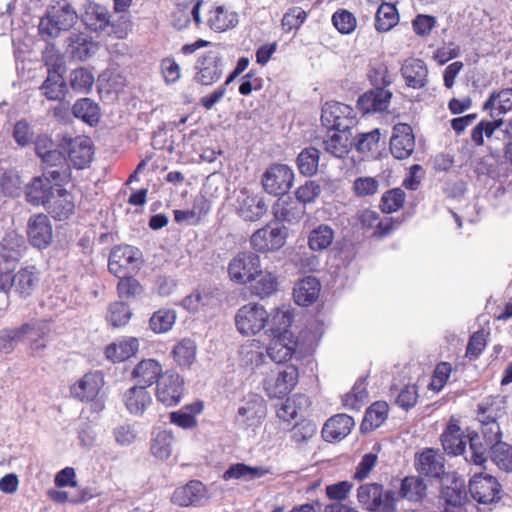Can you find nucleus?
Masks as SVG:
<instances>
[{"label":"nucleus","instance_id":"nucleus-1","mask_svg":"<svg viewBox=\"0 0 512 512\" xmlns=\"http://www.w3.org/2000/svg\"><path fill=\"white\" fill-rule=\"evenodd\" d=\"M279 322V326H273L274 333L266 352L269 358L276 363H286L292 359L298 347V338L288 330L293 322L290 312L277 309L273 315V325Z\"/></svg>","mask_w":512,"mask_h":512},{"label":"nucleus","instance_id":"nucleus-2","mask_svg":"<svg viewBox=\"0 0 512 512\" xmlns=\"http://www.w3.org/2000/svg\"><path fill=\"white\" fill-rule=\"evenodd\" d=\"M74 7L66 0L58 1L47 8L38 24L39 35L49 41L70 30L78 21Z\"/></svg>","mask_w":512,"mask_h":512},{"label":"nucleus","instance_id":"nucleus-3","mask_svg":"<svg viewBox=\"0 0 512 512\" xmlns=\"http://www.w3.org/2000/svg\"><path fill=\"white\" fill-rule=\"evenodd\" d=\"M357 501L368 512H397V493L385 489L377 482L361 484L357 488Z\"/></svg>","mask_w":512,"mask_h":512},{"label":"nucleus","instance_id":"nucleus-4","mask_svg":"<svg viewBox=\"0 0 512 512\" xmlns=\"http://www.w3.org/2000/svg\"><path fill=\"white\" fill-rule=\"evenodd\" d=\"M25 249V241L21 236L9 234L3 239V252L0 255V293L7 294L12 289L13 274Z\"/></svg>","mask_w":512,"mask_h":512},{"label":"nucleus","instance_id":"nucleus-5","mask_svg":"<svg viewBox=\"0 0 512 512\" xmlns=\"http://www.w3.org/2000/svg\"><path fill=\"white\" fill-rule=\"evenodd\" d=\"M505 413V400L500 395L488 396L478 404L477 419L481 424L483 437L488 441H498L502 438L498 420Z\"/></svg>","mask_w":512,"mask_h":512},{"label":"nucleus","instance_id":"nucleus-6","mask_svg":"<svg viewBox=\"0 0 512 512\" xmlns=\"http://www.w3.org/2000/svg\"><path fill=\"white\" fill-rule=\"evenodd\" d=\"M270 313L264 305L249 302L241 306L234 317L237 331L242 336H255L263 331L270 322Z\"/></svg>","mask_w":512,"mask_h":512},{"label":"nucleus","instance_id":"nucleus-7","mask_svg":"<svg viewBox=\"0 0 512 512\" xmlns=\"http://www.w3.org/2000/svg\"><path fill=\"white\" fill-rule=\"evenodd\" d=\"M438 501L443 512H480L474 501L468 499L464 480L456 477L442 485Z\"/></svg>","mask_w":512,"mask_h":512},{"label":"nucleus","instance_id":"nucleus-8","mask_svg":"<svg viewBox=\"0 0 512 512\" xmlns=\"http://www.w3.org/2000/svg\"><path fill=\"white\" fill-rule=\"evenodd\" d=\"M58 146L65 152L67 162L75 169H84L92 162L94 146L88 136L72 137L65 134L58 140Z\"/></svg>","mask_w":512,"mask_h":512},{"label":"nucleus","instance_id":"nucleus-9","mask_svg":"<svg viewBox=\"0 0 512 512\" xmlns=\"http://www.w3.org/2000/svg\"><path fill=\"white\" fill-rule=\"evenodd\" d=\"M141 262L142 253L137 247L120 244L111 249L108 270L115 277L123 276L138 270Z\"/></svg>","mask_w":512,"mask_h":512},{"label":"nucleus","instance_id":"nucleus-10","mask_svg":"<svg viewBox=\"0 0 512 512\" xmlns=\"http://www.w3.org/2000/svg\"><path fill=\"white\" fill-rule=\"evenodd\" d=\"M260 257L251 251L237 253L228 264V275L236 284L252 283L260 272Z\"/></svg>","mask_w":512,"mask_h":512},{"label":"nucleus","instance_id":"nucleus-11","mask_svg":"<svg viewBox=\"0 0 512 512\" xmlns=\"http://www.w3.org/2000/svg\"><path fill=\"white\" fill-rule=\"evenodd\" d=\"M299 380V369L289 364L275 373L269 374L264 380V390L270 398L283 399L296 387Z\"/></svg>","mask_w":512,"mask_h":512},{"label":"nucleus","instance_id":"nucleus-12","mask_svg":"<svg viewBox=\"0 0 512 512\" xmlns=\"http://www.w3.org/2000/svg\"><path fill=\"white\" fill-rule=\"evenodd\" d=\"M185 391L182 376L172 370L161 375L156 384V398L166 407H173L180 403Z\"/></svg>","mask_w":512,"mask_h":512},{"label":"nucleus","instance_id":"nucleus-13","mask_svg":"<svg viewBox=\"0 0 512 512\" xmlns=\"http://www.w3.org/2000/svg\"><path fill=\"white\" fill-rule=\"evenodd\" d=\"M294 173L285 164L270 165L262 176L264 190L274 196L287 193L292 187Z\"/></svg>","mask_w":512,"mask_h":512},{"label":"nucleus","instance_id":"nucleus-14","mask_svg":"<svg viewBox=\"0 0 512 512\" xmlns=\"http://www.w3.org/2000/svg\"><path fill=\"white\" fill-rule=\"evenodd\" d=\"M321 121L329 130H351L355 124L353 109L340 102H326L322 107Z\"/></svg>","mask_w":512,"mask_h":512},{"label":"nucleus","instance_id":"nucleus-15","mask_svg":"<svg viewBox=\"0 0 512 512\" xmlns=\"http://www.w3.org/2000/svg\"><path fill=\"white\" fill-rule=\"evenodd\" d=\"M286 238L285 227L266 225L251 235L250 244L256 252L268 253L281 249L286 243Z\"/></svg>","mask_w":512,"mask_h":512},{"label":"nucleus","instance_id":"nucleus-16","mask_svg":"<svg viewBox=\"0 0 512 512\" xmlns=\"http://www.w3.org/2000/svg\"><path fill=\"white\" fill-rule=\"evenodd\" d=\"M43 172L54 179L55 186H64L71 180V168L65 152L57 147L40 159Z\"/></svg>","mask_w":512,"mask_h":512},{"label":"nucleus","instance_id":"nucleus-17","mask_svg":"<svg viewBox=\"0 0 512 512\" xmlns=\"http://www.w3.org/2000/svg\"><path fill=\"white\" fill-rule=\"evenodd\" d=\"M266 415V401L258 394H250L238 408V421L245 429L259 427Z\"/></svg>","mask_w":512,"mask_h":512},{"label":"nucleus","instance_id":"nucleus-18","mask_svg":"<svg viewBox=\"0 0 512 512\" xmlns=\"http://www.w3.org/2000/svg\"><path fill=\"white\" fill-rule=\"evenodd\" d=\"M55 191L54 179L45 172L33 177L24 190L26 201L33 206H47Z\"/></svg>","mask_w":512,"mask_h":512},{"label":"nucleus","instance_id":"nucleus-19","mask_svg":"<svg viewBox=\"0 0 512 512\" xmlns=\"http://www.w3.org/2000/svg\"><path fill=\"white\" fill-rule=\"evenodd\" d=\"M469 491L478 503L490 504L500 499L501 485L491 475L476 474L469 482Z\"/></svg>","mask_w":512,"mask_h":512},{"label":"nucleus","instance_id":"nucleus-20","mask_svg":"<svg viewBox=\"0 0 512 512\" xmlns=\"http://www.w3.org/2000/svg\"><path fill=\"white\" fill-rule=\"evenodd\" d=\"M468 437L460 427V420L451 416L440 435V442L444 452L449 456L464 454Z\"/></svg>","mask_w":512,"mask_h":512},{"label":"nucleus","instance_id":"nucleus-21","mask_svg":"<svg viewBox=\"0 0 512 512\" xmlns=\"http://www.w3.org/2000/svg\"><path fill=\"white\" fill-rule=\"evenodd\" d=\"M103 386V374L100 371H90L70 386V394L81 402H90L97 398Z\"/></svg>","mask_w":512,"mask_h":512},{"label":"nucleus","instance_id":"nucleus-22","mask_svg":"<svg viewBox=\"0 0 512 512\" xmlns=\"http://www.w3.org/2000/svg\"><path fill=\"white\" fill-rule=\"evenodd\" d=\"M29 243L38 249L47 248L53 238V229L49 217L44 213L32 215L27 223Z\"/></svg>","mask_w":512,"mask_h":512},{"label":"nucleus","instance_id":"nucleus-23","mask_svg":"<svg viewBox=\"0 0 512 512\" xmlns=\"http://www.w3.org/2000/svg\"><path fill=\"white\" fill-rule=\"evenodd\" d=\"M237 214L245 221H257L267 212V205L264 198L258 194L242 189L235 205Z\"/></svg>","mask_w":512,"mask_h":512},{"label":"nucleus","instance_id":"nucleus-24","mask_svg":"<svg viewBox=\"0 0 512 512\" xmlns=\"http://www.w3.org/2000/svg\"><path fill=\"white\" fill-rule=\"evenodd\" d=\"M415 149V136L412 127L407 123H397L393 127L390 139V151L394 158H409Z\"/></svg>","mask_w":512,"mask_h":512},{"label":"nucleus","instance_id":"nucleus-25","mask_svg":"<svg viewBox=\"0 0 512 512\" xmlns=\"http://www.w3.org/2000/svg\"><path fill=\"white\" fill-rule=\"evenodd\" d=\"M205 24L215 32H224L238 23V14L224 5H209L205 9Z\"/></svg>","mask_w":512,"mask_h":512},{"label":"nucleus","instance_id":"nucleus-26","mask_svg":"<svg viewBox=\"0 0 512 512\" xmlns=\"http://www.w3.org/2000/svg\"><path fill=\"white\" fill-rule=\"evenodd\" d=\"M206 495V486L201 481L190 480L185 485L177 487L174 490L171 501L179 507L196 506Z\"/></svg>","mask_w":512,"mask_h":512},{"label":"nucleus","instance_id":"nucleus-27","mask_svg":"<svg viewBox=\"0 0 512 512\" xmlns=\"http://www.w3.org/2000/svg\"><path fill=\"white\" fill-rule=\"evenodd\" d=\"M56 196L48 203L49 214L57 221L70 218L75 212L76 204L74 195L63 186L56 187Z\"/></svg>","mask_w":512,"mask_h":512},{"label":"nucleus","instance_id":"nucleus-28","mask_svg":"<svg viewBox=\"0 0 512 512\" xmlns=\"http://www.w3.org/2000/svg\"><path fill=\"white\" fill-rule=\"evenodd\" d=\"M355 425L354 419L347 414H336L324 424L321 434L326 442H336L347 437Z\"/></svg>","mask_w":512,"mask_h":512},{"label":"nucleus","instance_id":"nucleus-29","mask_svg":"<svg viewBox=\"0 0 512 512\" xmlns=\"http://www.w3.org/2000/svg\"><path fill=\"white\" fill-rule=\"evenodd\" d=\"M392 93L382 87L374 88L361 95L357 101V109L363 114L387 110Z\"/></svg>","mask_w":512,"mask_h":512},{"label":"nucleus","instance_id":"nucleus-30","mask_svg":"<svg viewBox=\"0 0 512 512\" xmlns=\"http://www.w3.org/2000/svg\"><path fill=\"white\" fill-rule=\"evenodd\" d=\"M66 66H52L48 69L47 78L41 85L43 95L48 100L61 101L67 92V85L64 79Z\"/></svg>","mask_w":512,"mask_h":512},{"label":"nucleus","instance_id":"nucleus-31","mask_svg":"<svg viewBox=\"0 0 512 512\" xmlns=\"http://www.w3.org/2000/svg\"><path fill=\"white\" fill-rule=\"evenodd\" d=\"M162 365L155 359H143L133 369L131 377L136 381L138 387L147 389L163 375Z\"/></svg>","mask_w":512,"mask_h":512},{"label":"nucleus","instance_id":"nucleus-32","mask_svg":"<svg viewBox=\"0 0 512 512\" xmlns=\"http://www.w3.org/2000/svg\"><path fill=\"white\" fill-rule=\"evenodd\" d=\"M98 50V45L83 34H71L67 39L66 54L71 61H87Z\"/></svg>","mask_w":512,"mask_h":512},{"label":"nucleus","instance_id":"nucleus-33","mask_svg":"<svg viewBox=\"0 0 512 512\" xmlns=\"http://www.w3.org/2000/svg\"><path fill=\"white\" fill-rule=\"evenodd\" d=\"M444 458L433 448L424 449L417 457V471L431 478H439L445 472Z\"/></svg>","mask_w":512,"mask_h":512},{"label":"nucleus","instance_id":"nucleus-34","mask_svg":"<svg viewBox=\"0 0 512 512\" xmlns=\"http://www.w3.org/2000/svg\"><path fill=\"white\" fill-rule=\"evenodd\" d=\"M321 284L314 276H306L300 279L293 288V297L296 304L309 306L319 297Z\"/></svg>","mask_w":512,"mask_h":512},{"label":"nucleus","instance_id":"nucleus-35","mask_svg":"<svg viewBox=\"0 0 512 512\" xmlns=\"http://www.w3.org/2000/svg\"><path fill=\"white\" fill-rule=\"evenodd\" d=\"M204 404L197 400L193 403L184 405L180 410L169 413V421L182 429H194L198 426L197 415L203 412Z\"/></svg>","mask_w":512,"mask_h":512},{"label":"nucleus","instance_id":"nucleus-36","mask_svg":"<svg viewBox=\"0 0 512 512\" xmlns=\"http://www.w3.org/2000/svg\"><path fill=\"white\" fill-rule=\"evenodd\" d=\"M275 218L282 222H298L305 214V206L291 197H280L273 205Z\"/></svg>","mask_w":512,"mask_h":512},{"label":"nucleus","instance_id":"nucleus-37","mask_svg":"<svg viewBox=\"0 0 512 512\" xmlns=\"http://www.w3.org/2000/svg\"><path fill=\"white\" fill-rule=\"evenodd\" d=\"M323 144L328 153L337 158H344L353 145L351 130H329L328 137Z\"/></svg>","mask_w":512,"mask_h":512},{"label":"nucleus","instance_id":"nucleus-38","mask_svg":"<svg viewBox=\"0 0 512 512\" xmlns=\"http://www.w3.org/2000/svg\"><path fill=\"white\" fill-rule=\"evenodd\" d=\"M81 20L89 30L100 32L110 25V13L105 6L89 3L85 6Z\"/></svg>","mask_w":512,"mask_h":512},{"label":"nucleus","instance_id":"nucleus-39","mask_svg":"<svg viewBox=\"0 0 512 512\" xmlns=\"http://www.w3.org/2000/svg\"><path fill=\"white\" fill-rule=\"evenodd\" d=\"M124 403L131 414L139 416L152 404V397L147 389L135 385L125 392Z\"/></svg>","mask_w":512,"mask_h":512},{"label":"nucleus","instance_id":"nucleus-40","mask_svg":"<svg viewBox=\"0 0 512 512\" xmlns=\"http://www.w3.org/2000/svg\"><path fill=\"white\" fill-rule=\"evenodd\" d=\"M13 287L22 297H27L35 290L39 281V271L35 265L22 267L13 274Z\"/></svg>","mask_w":512,"mask_h":512},{"label":"nucleus","instance_id":"nucleus-41","mask_svg":"<svg viewBox=\"0 0 512 512\" xmlns=\"http://www.w3.org/2000/svg\"><path fill=\"white\" fill-rule=\"evenodd\" d=\"M389 405L386 401H375L365 411L360 429L363 433L379 428L388 418Z\"/></svg>","mask_w":512,"mask_h":512},{"label":"nucleus","instance_id":"nucleus-42","mask_svg":"<svg viewBox=\"0 0 512 512\" xmlns=\"http://www.w3.org/2000/svg\"><path fill=\"white\" fill-rule=\"evenodd\" d=\"M138 350L139 340L128 337L109 344L105 349V355L113 362H123L134 356Z\"/></svg>","mask_w":512,"mask_h":512},{"label":"nucleus","instance_id":"nucleus-43","mask_svg":"<svg viewBox=\"0 0 512 512\" xmlns=\"http://www.w3.org/2000/svg\"><path fill=\"white\" fill-rule=\"evenodd\" d=\"M398 495L411 502H421L427 495V485L420 476H406L401 481Z\"/></svg>","mask_w":512,"mask_h":512},{"label":"nucleus","instance_id":"nucleus-44","mask_svg":"<svg viewBox=\"0 0 512 512\" xmlns=\"http://www.w3.org/2000/svg\"><path fill=\"white\" fill-rule=\"evenodd\" d=\"M254 283L251 286V292L260 299H265L278 291L279 281L276 273L271 271H262L257 273Z\"/></svg>","mask_w":512,"mask_h":512},{"label":"nucleus","instance_id":"nucleus-45","mask_svg":"<svg viewBox=\"0 0 512 512\" xmlns=\"http://www.w3.org/2000/svg\"><path fill=\"white\" fill-rule=\"evenodd\" d=\"M196 352V342L189 337H185L174 345L171 355L177 366L181 368H189L195 361Z\"/></svg>","mask_w":512,"mask_h":512},{"label":"nucleus","instance_id":"nucleus-46","mask_svg":"<svg viewBox=\"0 0 512 512\" xmlns=\"http://www.w3.org/2000/svg\"><path fill=\"white\" fill-rule=\"evenodd\" d=\"M72 113L90 126L97 125L101 117L99 105L90 98L78 99L72 107Z\"/></svg>","mask_w":512,"mask_h":512},{"label":"nucleus","instance_id":"nucleus-47","mask_svg":"<svg viewBox=\"0 0 512 512\" xmlns=\"http://www.w3.org/2000/svg\"><path fill=\"white\" fill-rule=\"evenodd\" d=\"M269 473V469L262 466L252 467L245 463L232 464L222 475V479L229 481L232 479L254 480L262 478Z\"/></svg>","mask_w":512,"mask_h":512},{"label":"nucleus","instance_id":"nucleus-48","mask_svg":"<svg viewBox=\"0 0 512 512\" xmlns=\"http://www.w3.org/2000/svg\"><path fill=\"white\" fill-rule=\"evenodd\" d=\"M35 331V327L25 323L14 329H5L0 332V353H10L16 345L23 340L24 336Z\"/></svg>","mask_w":512,"mask_h":512},{"label":"nucleus","instance_id":"nucleus-49","mask_svg":"<svg viewBox=\"0 0 512 512\" xmlns=\"http://www.w3.org/2000/svg\"><path fill=\"white\" fill-rule=\"evenodd\" d=\"M175 437L172 431L161 430L151 440L150 451L160 460H166L171 456Z\"/></svg>","mask_w":512,"mask_h":512},{"label":"nucleus","instance_id":"nucleus-50","mask_svg":"<svg viewBox=\"0 0 512 512\" xmlns=\"http://www.w3.org/2000/svg\"><path fill=\"white\" fill-rule=\"evenodd\" d=\"M334 230L327 224H320L308 234V246L312 251L327 249L333 242Z\"/></svg>","mask_w":512,"mask_h":512},{"label":"nucleus","instance_id":"nucleus-51","mask_svg":"<svg viewBox=\"0 0 512 512\" xmlns=\"http://www.w3.org/2000/svg\"><path fill=\"white\" fill-rule=\"evenodd\" d=\"M483 110H490V116L493 117V110H498V114H505L512 110V89H502L499 92H492L489 98L483 104Z\"/></svg>","mask_w":512,"mask_h":512},{"label":"nucleus","instance_id":"nucleus-52","mask_svg":"<svg viewBox=\"0 0 512 512\" xmlns=\"http://www.w3.org/2000/svg\"><path fill=\"white\" fill-rule=\"evenodd\" d=\"M320 152L314 147L304 148L297 157V167L304 176H313L318 171Z\"/></svg>","mask_w":512,"mask_h":512},{"label":"nucleus","instance_id":"nucleus-53","mask_svg":"<svg viewBox=\"0 0 512 512\" xmlns=\"http://www.w3.org/2000/svg\"><path fill=\"white\" fill-rule=\"evenodd\" d=\"M117 295L122 300L134 299L144 292L143 285L131 274L118 276Z\"/></svg>","mask_w":512,"mask_h":512},{"label":"nucleus","instance_id":"nucleus-54","mask_svg":"<svg viewBox=\"0 0 512 512\" xmlns=\"http://www.w3.org/2000/svg\"><path fill=\"white\" fill-rule=\"evenodd\" d=\"M391 395H395V403L404 410L413 408L419 398L418 387L415 384L404 385L400 390L396 386L390 387Z\"/></svg>","mask_w":512,"mask_h":512},{"label":"nucleus","instance_id":"nucleus-55","mask_svg":"<svg viewBox=\"0 0 512 512\" xmlns=\"http://www.w3.org/2000/svg\"><path fill=\"white\" fill-rule=\"evenodd\" d=\"M399 21V14L394 5L382 3L375 17V28L379 32H387Z\"/></svg>","mask_w":512,"mask_h":512},{"label":"nucleus","instance_id":"nucleus-56","mask_svg":"<svg viewBox=\"0 0 512 512\" xmlns=\"http://www.w3.org/2000/svg\"><path fill=\"white\" fill-rule=\"evenodd\" d=\"M491 447V458L502 470L512 471V446L501 441H488Z\"/></svg>","mask_w":512,"mask_h":512},{"label":"nucleus","instance_id":"nucleus-57","mask_svg":"<svg viewBox=\"0 0 512 512\" xmlns=\"http://www.w3.org/2000/svg\"><path fill=\"white\" fill-rule=\"evenodd\" d=\"M176 317V312L173 309H159L149 319L150 329L157 334L166 333L175 324Z\"/></svg>","mask_w":512,"mask_h":512},{"label":"nucleus","instance_id":"nucleus-58","mask_svg":"<svg viewBox=\"0 0 512 512\" xmlns=\"http://www.w3.org/2000/svg\"><path fill=\"white\" fill-rule=\"evenodd\" d=\"M467 437L471 455L466 457V460L475 465H483L487 461V452L489 449L491 450L492 445L488 443L486 438H484L485 443H483L478 433L475 432L468 434Z\"/></svg>","mask_w":512,"mask_h":512},{"label":"nucleus","instance_id":"nucleus-59","mask_svg":"<svg viewBox=\"0 0 512 512\" xmlns=\"http://www.w3.org/2000/svg\"><path fill=\"white\" fill-rule=\"evenodd\" d=\"M246 68L247 66H236L234 71L230 73V75L227 77L223 85H221L208 95L201 97L200 105L207 111L211 110L224 97L227 85L230 84L241 73H243Z\"/></svg>","mask_w":512,"mask_h":512},{"label":"nucleus","instance_id":"nucleus-60","mask_svg":"<svg viewBox=\"0 0 512 512\" xmlns=\"http://www.w3.org/2000/svg\"><path fill=\"white\" fill-rule=\"evenodd\" d=\"M132 316L129 306L123 301H116L110 304L106 316L108 323L114 327L125 326Z\"/></svg>","mask_w":512,"mask_h":512},{"label":"nucleus","instance_id":"nucleus-61","mask_svg":"<svg viewBox=\"0 0 512 512\" xmlns=\"http://www.w3.org/2000/svg\"><path fill=\"white\" fill-rule=\"evenodd\" d=\"M401 72L407 86L420 89L426 85L427 66H401Z\"/></svg>","mask_w":512,"mask_h":512},{"label":"nucleus","instance_id":"nucleus-62","mask_svg":"<svg viewBox=\"0 0 512 512\" xmlns=\"http://www.w3.org/2000/svg\"><path fill=\"white\" fill-rule=\"evenodd\" d=\"M94 84V76L87 68L79 66L71 73L70 85L76 92L87 93Z\"/></svg>","mask_w":512,"mask_h":512},{"label":"nucleus","instance_id":"nucleus-63","mask_svg":"<svg viewBox=\"0 0 512 512\" xmlns=\"http://www.w3.org/2000/svg\"><path fill=\"white\" fill-rule=\"evenodd\" d=\"M316 424L309 419H301L290 430L291 440L297 444L305 443L315 436Z\"/></svg>","mask_w":512,"mask_h":512},{"label":"nucleus","instance_id":"nucleus-64","mask_svg":"<svg viewBox=\"0 0 512 512\" xmlns=\"http://www.w3.org/2000/svg\"><path fill=\"white\" fill-rule=\"evenodd\" d=\"M405 199V192L401 188L388 190L383 194L381 198V210L384 213L396 212L403 207Z\"/></svg>","mask_w":512,"mask_h":512}]
</instances>
